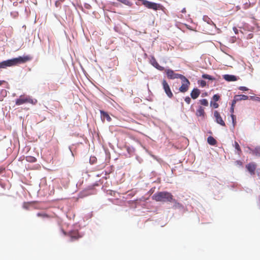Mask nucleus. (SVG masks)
<instances>
[{
    "label": "nucleus",
    "instance_id": "obj_1",
    "mask_svg": "<svg viewBox=\"0 0 260 260\" xmlns=\"http://www.w3.org/2000/svg\"><path fill=\"white\" fill-rule=\"evenodd\" d=\"M152 199L156 202L172 203L175 201L173 195L168 191H160L154 193Z\"/></svg>",
    "mask_w": 260,
    "mask_h": 260
},
{
    "label": "nucleus",
    "instance_id": "obj_2",
    "mask_svg": "<svg viewBox=\"0 0 260 260\" xmlns=\"http://www.w3.org/2000/svg\"><path fill=\"white\" fill-rule=\"evenodd\" d=\"M32 59L29 55L23 56H19L18 57L13 58L10 59L5 60L6 68L18 66L20 64L25 63Z\"/></svg>",
    "mask_w": 260,
    "mask_h": 260
},
{
    "label": "nucleus",
    "instance_id": "obj_3",
    "mask_svg": "<svg viewBox=\"0 0 260 260\" xmlns=\"http://www.w3.org/2000/svg\"><path fill=\"white\" fill-rule=\"evenodd\" d=\"M143 5L149 9H152L156 11L158 10H163L164 9V6L159 4L148 1L147 0H140Z\"/></svg>",
    "mask_w": 260,
    "mask_h": 260
},
{
    "label": "nucleus",
    "instance_id": "obj_4",
    "mask_svg": "<svg viewBox=\"0 0 260 260\" xmlns=\"http://www.w3.org/2000/svg\"><path fill=\"white\" fill-rule=\"evenodd\" d=\"M180 79L182 81V85L179 87V91L181 92L185 93L189 89V86L190 85V82L189 80L184 76H183Z\"/></svg>",
    "mask_w": 260,
    "mask_h": 260
},
{
    "label": "nucleus",
    "instance_id": "obj_5",
    "mask_svg": "<svg viewBox=\"0 0 260 260\" xmlns=\"http://www.w3.org/2000/svg\"><path fill=\"white\" fill-rule=\"evenodd\" d=\"M167 75V78L169 79H180L183 75L175 73L174 71L170 69L164 70Z\"/></svg>",
    "mask_w": 260,
    "mask_h": 260
},
{
    "label": "nucleus",
    "instance_id": "obj_6",
    "mask_svg": "<svg viewBox=\"0 0 260 260\" xmlns=\"http://www.w3.org/2000/svg\"><path fill=\"white\" fill-rule=\"evenodd\" d=\"M27 103L32 104H36V102H34L33 100L22 95L20 96L19 98L16 100V105H21Z\"/></svg>",
    "mask_w": 260,
    "mask_h": 260
},
{
    "label": "nucleus",
    "instance_id": "obj_7",
    "mask_svg": "<svg viewBox=\"0 0 260 260\" xmlns=\"http://www.w3.org/2000/svg\"><path fill=\"white\" fill-rule=\"evenodd\" d=\"M162 85L167 96L170 98H172L173 96V94L171 90L169 85L165 79H163L162 81Z\"/></svg>",
    "mask_w": 260,
    "mask_h": 260
},
{
    "label": "nucleus",
    "instance_id": "obj_8",
    "mask_svg": "<svg viewBox=\"0 0 260 260\" xmlns=\"http://www.w3.org/2000/svg\"><path fill=\"white\" fill-rule=\"evenodd\" d=\"M214 116L215 118V121L217 123L223 126H225L224 121L222 120L220 113L217 111H214Z\"/></svg>",
    "mask_w": 260,
    "mask_h": 260
},
{
    "label": "nucleus",
    "instance_id": "obj_9",
    "mask_svg": "<svg viewBox=\"0 0 260 260\" xmlns=\"http://www.w3.org/2000/svg\"><path fill=\"white\" fill-rule=\"evenodd\" d=\"M150 62L154 67H155L159 71H162L165 70L164 67L159 66V64H158V63L157 62V61H156V59L154 56L151 57Z\"/></svg>",
    "mask_w": 260,
    "mask_h": 260
},
{
    "label": "nucleus",
    "instance_id": "obj_10",
    "mask_svg": "<svg viewBox=\"0 0 260 260\" xmlns=\"http://www.w3.org/2000/svg\"><path fill=\"white\" fill-rule=\"evenodd\" d=\"M69 235L71 238V241H74L79 239L82 237V236L80 235L78 232L77 231H73L69 233Z\"/></svg>",
    "mask_w": 260,
    "mask_h": 260
},
{
    "label": "nucleus",
    "instance_id": "obj_11",
    "mask_svg": "<svg viewBox=\"0 0 260 260\" xmlns=\"http://www.w3.org/2000/svg\"><path fill=\"white\" fill-rule=\"evenodd\" d=\"M246 168L251 175H253L255 174V170L256 168V165L254 162H250L246 166Z\"/></svg>",
    "mask_w": 260,
    "mask_h": 260
},
{
    "label": "nucleus",
    "instance_id": "obj_12",
    "mask_svg": "<svg viewBox=\"0 0 260 260\" xmlns=\"http://www.w3.org/2000/svg\"><path fill=\"white\" fill-rule=\"evenodd\" d=\"M201 93L200 90L198 88H193L190 93V96L192 99H197Z\"/></svg>",
    "mask_w": 260,
    "mask_h": 260
},
{
    "label": "nucleus",
    "instance_id": "obj_13",
    "mask_svg": "<svg viewBox=\"0 0 260 260\" xmlns=\"http://www.w3.org/2000/svg\"><path fill=\"white\" fill-rule=\"evenodd\" d=\"M196 114L198 117H202L203 118H204L206 113L205 112L204 108L202 106H199L197 110Z\"/></svg>",
    "mask_w": 260,
    "mask_h": 260
},
{
    "label": "nucleus",
    "instance_id": "obj_14",
    "mask_svg": "<svg viewBox=\"0 0 260 260\" xmlns=\"http://www.w3.org/2000/svg\"><path fill=\"white\" fill-rule=\"evenodd\" d=\"M100 113L101 114V118L103 120H104L105 119H106L108 121H111L112 119L107 112H106L103 110H101Z\"/></svg>",
    "mask_w": 260,
    "mask_h": 260
},
{
    "label": "nucleus",
    "instance_id": "obj_15",
    "mask_svg": "<svg viewBox=\"0 0 260 260\" xmlns=\"http://www.w3.org/2000/svg\"><path fill=\"white\" fill-rule=\"evenodd\" d=\"M223 79L228 81H235L237 80L236 76L232 75H224Z\"/></svg>",
    "mask_w": 260,
    "mask_h": 260
},
{
    "label": "nucleus",
    "instance_id": "obj_16",
    "mask_svg": "<svg viewBox=\"0 0 260 260\" xmlns=\"http://www.w3.org/2000/svg\"><path fill=\"white\" fill-rule=\"evenodd\" d=\"M234 146L235 147V148L237 150V153L239 155H241V154H242V150L241 149V148L238 144V143L236 141H235L234 142Z\"/></svg>",
    "mask_w": 260,
    "mask_h": 260
},
{
    "label": "nucleus",
    "instance_id": "obj_17",
    "mask_svg": "<svg viewBox=\"0 0 260 260\" xmlns=\"http://www.w3.org/2000/svg\"><path fill=\"white\" fill-rule=\"evenodd\" d=\"M208 143L211 145H215L217 143L216 140L212 136H209L207 138Z\"/></svg>",
    "mask_w": 260,
    "mask_h": 260
},
{
    "label": "nucleus",
    "instance_id": "obj_18",
    "mask_svg": "<svg viewBox=\"0 0 260 260\" xmlns=\"http://www.w3.org/2000/svg\"><path fill=\"white\" fill-rule=\"evenodd\" d=\"M236 100L241 101V100H247L248 99V96L246 95H236Z\"/></svg>",
    "mask_w": 260,
    "mask_h": 260
},
{
    "label": "nucleus",
    "instance_id": "obj_19",
    "mask_svg": "<svg viewBox=\"0 0 260 260\" xmlns=\"http://www.w3.org/2000/svg\"><path fill=\"white\" fill-rule=\"evenodd\" d=\"M252 152L253 154L260 156V146L256 147Z\"/></svg>",
    "mask_w": 260,
    "mask_h": 260
},
{
    "label": "nucleus",
    "instance_id": "obj_20",
    "mask_svg": "<svg viewBox=\"0 0 260 260\" xmlns=\"http://www.w3.org/2000/svg\"><path fill=\"white\" fill-rule=\"evenodd\" d=\"M37 215L38 217H42L43 218H48L50 217V216H49V215H48L47 214L45 213H38Z\"/></svg>",
    "mask_w": 260,
    "mask_h": 260
},
{
    "label": "nucleus",
    "instance_id": "obj_21",
    "mask_svg": "<svg viewBox=\"0 0 260 260\" xmlns=\"http://www.w3.org/2000/svg\"><path fill=\"white\" fill-rule=\"evenodd\" d=\"M199 103H200V104L202 106H208V101H207V100L206 99H202V100H199Z\"/></svg>",
    "mask_w": 260,
    "mask_h": 260
},
{
    "label": "nucleus",
    "instance_id": "obj_22",
    "mask_svg": "<svg viewBox=\"0 0 260 260\" xmlns=\"http://www.w3.org/2000/svg\"><path fill=\"white\" fill-rule=\"evenodd\" d=\"M26 160L28 162H36L37 159L35 157L28 156L26 157Z\"/></svg>",
    "mask_w": 260,
    "mask_h": 260
},
{
    "label": "nucleus",
    "instance_id": "obj_23",
    "mask_svg": "<svg viewBox=\"0 0 260 260\" xmlns=\"http://www.w3.org/2000/svg\"><path fill=\"white\" fill-rule=\"evenodd\" d=\"M202 78L206 79H209L210 80H213L214 79L213 77H212L211 76L208 75V74H203L202 75Z\"/></svg>",
    "mask_w": 260,
    "mask_h": 260
},
{
    "label": "nucleus",
    "instance_id": "obj_24",
    "mask_svg": "<svg viewBox=\"0 0 260 260\" xmlns=\"http://www.w3.org/2000/svg\"><path fill=\"white\" fill-rule=\"evenodd\" d=\"M118 1L126 5L127 6H129L131 4V3L128 0H117Z\"/></svg>",
    "mask_w": 260,
    "mask_h": 260
},
{
    "label": "nucleus",
    "instance_id": "obj_25",
    "mask_svg": "<svg viewBox=\"0 0 260 260\" xmlns=\"http://www.w3.org/2000/svg\"><path fill=\"white\" fill-rule=\"evenodd\" d=\"M210 106L214 108H217L219 106V105L217 103H216V102H211Z\"/></svg>",
    "mask_w": 260,
    "mask_h": 260
},
{
    "label": "nucleus",
    "instance_id": "obj_26",
    "mask_svg": "<svg viewBox=\"0 0 260 260\" xmlns=\"http://www.w3.org/2000/svg\"><path fill=\"white\" fill-rule=\"evenodd\" d=\"M231 117H232V122H233V126H235V124L236 123V116H235V115H234L233 114H232L231 115Z\"/></svg>",
    "mask_w": 260,
    "mask_h": 260
},
{
    "label": "nucleus",
    "instance_id": "obj_27",
    "mask_svg": "<svg viewBox=\"0 0 260 260\" xmlns=\"http://www.w3.org/2000/svg\"><path fill=\"white\" fill-rule=\"evenodd\" d=\"M220 99V96L218 94H215L213 96V100L216 102L218 101Z\"/></svg>",
    "mask_w": 260,
    "mask_h": 260
},
{
    "label": "nucleus",
    "instance_id": "obj_28",
    "mask_svg": "<svg viewBox=\"0 0 260 260\" xmlns=\"http://www.w3.org/2000/svg\"><path fill=\"white\" fill-rule=\"evenodd\" d=\"M184 100L187 104H189L191 102V99L189 96L185 97Z\"/></svg>",
    "mask_w": 260,
    "mask_h": 260
},
{
    "label": "nucleus",
    "instance_id": "obj_29",
    "mask_svg": "<svg viewBox=\"0 0 260 260\" xmlns=\"http://www.w3.org/2000/svg\"><path fill=\"white\" fill-rule=\"evenodd\" d=\"M5 68H6L5 66V63L4 61L1 62H0V69H5Z\"/></svg>",
    "mask_w": 260,
    "mask_h": 260
},
{
    "label": "nucleus",
    "instance_id": "obj_30",
    "mask_svg": "<svg viewBox=\"0 0 260 260\" xmlns=\"http://www.w3.org/2000/svg\"><path fill=\"white\" fill-rule=\"evenodd\" d=\"M236 165L239 166H242V162L240 160H236L235 161Z\"/></svg>",
    "mask_w": 260,
    "mask_h": 260
},
{
    "label": "nucleus",
    "instance_id": "obj_31",
    "mask_svg": "<svg viewBox=\"0 0 260 260\" xmlns=\"http://www.w3.org/2000/svg\"><path fill=\"white\" fill-rule=\"evenodd\" d=\"M239 89L241 90H243V91H247L248 90V89L246 87H245V86H240L239 87Z\"/></svg>",
    "mask_w": 260,
    "mask_h": 260
},
{
    "label": "nucleus",
    "instance_id": "obj_32",
    "mask_svg": "<svg viewBox=\"0 0 260 260\" xmlns=\"http://www.w3.org/2000/svg\"><path fill=\"white\" fill-rule=\"evenodd\" d=\"M237 101H238V100H236V96H234V100L232 101V106L234 107L235 104L236 103Z\"/></svg>",
    "mask_w": 260,
    "mask_h": 260
},
{
    "label": "nucleus",
    "instance_id": "obj_33",
    "mask_svg": "<svg viewBox=\"0 0 260 260\" xmlns=\"http://www.w3.org/2000/svg\"><path fill=\"white\" fill-rule=\"evenodd\" d=\"M5 170V169L3 167L0 168V174L2 173Z\"/></svg>",
    "mask_w": 260,
    "mask_h": 260
},
{
    "label": "nucleus",
    "instance_id": "obj_34",
    "mask_svg": "<svg viewBox=\"0 0 260 260\" xmlns=\"http://www.w3.org/2000/svg\"><path fill=\"white\" fill-rule=\"evenodd\" d=\"M4 82H5V81L0 80V86H1Z\"/></svg>",
    "mask_w": 260,
    "mask_h": 260
},
{
    "label": "nucleus",
    "instance_id": "obj_35",
    "mask_svg": "<svg viewBox=\"0 0 260 260\" xmlns=\"http://www.w3.org/2000/svg\"><path fill=\"white\" fill-rule=\"evenodd\" d=\"M201 84H202V86H204V85H205L206 83L204 81H202L201 82Z\"/></svg>",
    "mask_w": 260,
    "mask_h": 260
},
{
    "label": "nucleus",
    "instance_id": "obj_36",
    "mask_svg": "<svg viewBox=\"0 0 260 260\" xmlns=\"http://www.w3.org/2000/svg\"><path fill=\"white\" fill-rule=\"evenodd\" d=\"M181 12L182 13H185L186 12V10H185V8H184L181 11Z\"/></svg>",
    "mask_w": 260,
    "mask_h": 260
},
{
    "label": "nucleus",
    "instance_id": "obj_37",
    "mask_svg": "<svg viewBox=\"0 0 260 260\" xmlns=\"http://www.w3.org/2000/svg\"><path fill=\"white\" fill-rule=\"evenodd\" d=\"M231 111L232 112H234V107L231 106Z\"/></svg>",
    "mask_w": 260,
    "mask_h": 260
}]
</instances>
